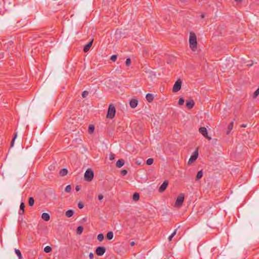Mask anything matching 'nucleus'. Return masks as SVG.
<instances>
[{"label": "nucleus", "instance_id": "c85d7f7f", "mask_svg": "<svg viewBox=\"0 0 259 259\" xmlns=\"http://www.w3.org/2000/svg\"><path fill=\"white\" fill-rule=\"evenodd\" d=\"M153 163V159L152 158H148L146 161L147 165H151Z\"/></svg>", "mask_w": 259, "mask_h": 259}, {"label": "nucleus", "instance_id": "bb28decb", "mask_svg": "<svg viewBox=\"0 0 259 259\" xmlns=\"http://www.w3.org/2000/svg\"><path fill=\"white\" fill-rule=\"evenodd\" d=\"M71 190V187L70 185H67L65 189V191L67 193L70 192Z\"/></svg>", "mask_w": 259, "mask_h": 259}, {"label": "nucleus", "instance_id": "b1692460", "mask_svg": "<svg viewBox=\"0 0 259 259\" xmlns=\"http://www.w3.org/2000/svg\"><path fill=\"white\" fill-rule=\"evenodd\" d=\"M104 238V235L102 234H99L98 236H97V239L99 241H102L103 240Z\"/></svg>", "mask_w": 259, "mask_h": 259}, {"label": "nucleus", "instance_id": "5701e85b", "mask_svg": "<svg viewBox=\"0 0 259 259\" xmlns=\"http://www.w3.org/2000/svg\"><path fill=\"white\" fill-rule=\"evenodd\" d=\"M15 253L16 254V255L19 257V259H21L22 255H21V253L19 249H16L15 250Z\"/></svg>", "mask_w": 259, "mask_h": 259}, {"label": "nucleus", "instance_id": "473e14b6", "mask_svg": "<svg viewBox=\"0 0 259 259\" xmlns=\"http://www.w3.org/2000/svg\"><path fill=\"white\" fill-rule=\"evenodd\" d=\"M176 231H177V229L175 230V231L171 234V235L170 236H169V237H168V240L170 241H171V239L172 238V237L175 236V235L176 234Z\"/></svg>", "mask_w": 259, "mask_h": 259}, {"label": "nucleus", "instance_id": "dca6fc26", "mask_svg": "<svg viewBox=\"0 0 259 259\" xmlns=\"http://www.w3.org/2000/svg\"><path fill=\"white\" fill-rule=\"evenodd\" d=\"M73 213H74V211L70 209V210H67L66 212V215L67 217L70 218L73 215Z\"/></svg>", "mask_w": 259, "mask_h": 259}, {"label": "nucleus", "instance_id": "a19ab883", "mask_svg": "<svg viewBox=\"0 0 259 259\" xmlns=\"http://www.w3.org/2000/svg\"><path fill=\"white\" fill-rule=\"evenodd\" d=\"M94 253L92 252H90L89 254V257L90 259H93L94 258Z\"/></svg>", "mask_w": 259, "mask_h": 259}, {"label": "nucleus", "instance_id": "3c124183", "mask_svg": "<svg viewBox=\"0 0 259 259\" xmlns=\"http://www.w3.org/2000/svg\"><path fill=\"white\" fill-rule=\"evenodd\" d=\"M160 91L162 90V91L164 90V89L160 88Z\"/></svg>", "mask_w": 259, "mask_h": 259}, {"label": "nucleus", "instance_id": "a18cd8bd", "mask_svg": "<svg viewBox=\"0 0 259 259\" xmlns=\"http://www.w3.org/2000/svg\"><path fill=\"white\" fill-rule=\"evenodd\" d=\"M175 205H178V197L176 200Z\"/></svg>", "mask_w": 259, "mask_h": 259}, {"label": "nucleus", "instance_id": "a878e982", "mask_svg": "<svg viewBox=\"0 0 259 259\" xmlns=\"http://www.w3.org/2000/svg\"><path fill=\"white\" fill-rule=\"evenodd\" d=\"M28 204L30 206H32L34 204V199L32 197H30L29 198Z\"/></svg>", "mask_w": 259, "mask_h": 259}, {"label": "nucleus", "instance_id": "6ab92c4d", "mask_svg": "<svg viewBox=\"0 0 259 259\" xmlns=\"http://www.w3.org/2000/svg\"><path fill=\"white\" fill-rule=\"evenodd\" d=\"M113 237V233L112 232L110 231L107 234V238L108 240H111Z\"/></svg>", "mask_w": 259, "mask_h": 259}, {"label": "nucleus", "instance_id": "f257e3e1", "mask_svg": "<svg viewBox=\"0 0 259 259\" xmlns=\"http://www.w3.org/2000/svg\"><path fill=\"white\" fill-rule=\"evenodd\" d=\"M189 41V45H190V48L193 51L195 50L197 48V42L196 36L194 33H193V32L190 33Z\"/></svg>", "mask_w": 259, "mask_h": 259}, {"label": "nucleus", "instance_id": "20e7f679", "mask_svg": "<svg viewBox=\"0 0 259 259\" xmlns=\"http://www.w3.org/2000/svg\"><path fill=\"white\" fill-rule=\"evenodd\" d=\"M198 149H196V150L193 153L192 155L191 156L190 159L188 161V164H190L193 163L194 161H195L198 158Z\"/></svg>", "mask_w": 259, "mask_h": 259}, {"label": "nucleus", "instance_id": "09e8293b", "mask_svg": "<svg viewBox=\"0 0 259 259\" xmlns=\"http://www.w3.org/2000/svg\"><path fill=\"white\" fill-rule=\"evenodd\" d=\"M237 3H241L242 2V0H235Z\"/></svg>", "mask_w": 259, "mask_h": 259}, {"label": "nucleus", "instance_id": "f03ea898", "mask_svg": "<svg viewBox=\"0 0 259 259\" xmlns=\"http://www.w3.org/2000/svg\"><path fill=\"white\" fill-rule=\"evenodd\" d=\"M94 174L93 171L90 169H88L84 173V180L87 182L91 181L94 178Z\"/></svg>", "mask_w": 259, "mask_h": 259}, {"label": "nucleus", "instance_id": "393cba45", "mask_svg": "<svg viewBox=\"0 0 259 259\" xmlns=\"http://www.w3.org/2000/svg\"><path fill=\"white\" fill-rule=\"evenodd\" d=\"M233 125H234V122L233 121H232L230 124L228 126V130H229V131L227 132V134H229V132L230 131H231L233 128Z\"/></svg>", "mask_w": 259, "mask_h": 259}, {"label": "nucleus", "instance_id": "9b49d317", "mask_svg": "<svg viewBox=\"0 0 259 259\" xmlns=\"http://www.w3.org/2000/svg\"><path fill=\"white\" fill-rule=\"evenodd\" d=\"M146 99L149 102H151L154 99V96L152 94H148L146 96Z\"/></svg>", "mask_w": 259, "mask_h": 259}, {"label": "nucleus", "instance_id": "7c9ffc66", "mask_svg": "<svg viewBox=\"0 0 259 259\" xmlns=\"http://www.w3.org/2000/svg\"><path fill=\"white\" fill-rule=\"evenodd\" d=\"M94 129H95V128H94V125H90L89 127V132L90 133L93 132V131H94Z\"/></svg>", "mask_w": 259, "mask_h": 259}, {"label": "nucleus", "instance_id": "1a4fd4ad", "mask_svg": "<svg viewBox=\"0 0 259 259\" xmlns=\"http://www.w3.org/2000/svg\"><path fill=\"white\" fill-rule=\"evenodd\" d=\"M138 101L137 100L133 99L131 100L130 105L132 108H135L138 105Z\"/></svg>", "mask_w": 259, "mask_h": 259}, {"label": "nucleus", "instance_id": "8fccbe9b", "mask_svg": "<svg viewBox=\"0 0 259 259\" xmlns=\"http://www.w3.org/2000/svg\"><path fill=\"white\" fill-rule=\"evenodd\" d=\"M19 214H22L23 213H22V210H21V209H20L19 211Z\"/></svg>", "mask_w": 259, "mask_h": 259}, {"label": "nucleus", "instance_id": "4be33fe9", "mask_svg": "<svg viewBox=\"0 0 259 259\" xmlns=\"http://www.w3.org/2000/svg\"><path fill=\"white\" fill-rule=\"evenodd\" d=\"M44 250L46 253H49L52 251V248L49 246H47L44 248Z\"/></svg>", "mask_w": 259, "mask_h": 259}, {"label": "nucleus", "instance_id": "ddd939ff", "mask_svg": "<svg viewBox=\"0 0 259 259\" xmlns=\"http://www.w3.org/2000/svg\"><path fill=\"white\" fill-rule=\"evenodd\" d=\"M93 40L91 42H89L83 48V51L84 52H87L91 47L92 45Z\"/></svg>", "mask_w": 259, "mask_h": 259}, {"label": "nucleus", "instance_id": "4c0bfd02", "mask_svg": "<svg viewBox=\"0 0 259 259\" xmlns=\"http://www.w3.org/2000/svg\"><path fill=\"white\" fill-rule=\"evenodd\" d=\"M17 133H15V136L13 138V140H12V143H11V147H12L14 145V141L17 137Z\"/></svg>", "mask_w": 259, "mask_h": 259}, {"label": "nucleus", "instance_id": "4468645a", "mask_svg": "<svg viewBox=\"0 0 259 259\" xmlns=\"http://www.w3.org/2000/svg\"><path fill=\"white\" fill-rule=\"evenodd\" d=\"M179 206L181 205L184 201V195L183 194H179Z\"/></svg>", "mask_w": 259, "mask_h": 259}, {"label": "nucleus", "instance_id": "423d86ee", "mask_svg": "<svg viewBox=\"0 0 259 259\" xmlns=\"http://www.w3.org/2000/svg\"><path fill=\"white\" fill-rule=\"evenodd\" d=\"M106 249L104 247L99 246L96 248V252L99 256L103 255L105 252Z\"/></svg>", "mask_w": 259, "mask_h": 259}, {"label": "nucleus", "instance_id": "c03bdc74", "mask_svg": "<svg viewBox=\"0 0 259 259\" xmlns=\"http://www.w3.org/2000/svg\"><path fill=\"white\" fill-rule=\"evenodd\" d=\"M182 86V81L179 79V90H180Z\"/></svg>", "mask_w": 259, "mask_h": 259}, {"label": "nucleus", "instance_id": "0eeeda50", "mask_svg": "<svg viewBox=\"0 0 259 259\" xmlns=\"http://www.w3.org/2000/svg\"><path fill=\"white\" fill-rule=\"evenodd\" d=\"M194 106V102L193 100L186 101V106L188 109H191Z\"/></svg>", "mask_w": 259, "mask_h": 259}, {"label": "nucleus", "instance_id": "6e6552de", "mask_svg": "<svg viewBox=\"0 0 259 259\" xmlns=\"http://www.w3.org/2000/svg\"><path fill=\"white\" fill-rule=\"evenodd\" d=\"M168 185V182L166 181H165L163 182V183L161 185L159 188V191L160 192H163L166 188H167Z\"/></svg>", "mask_w": 259, "mask_h": 259}, {"label": "nucleus", "instance_id": "39448f33", "mask_svg": "<svg viewBox=\"0 0 259 259\" xmlns=\"http://www.w3.org/2000/svg\"><path fill=\"white\" fill-rule=\"evenodd\" d=\"M199 131L202 134V135L206 138L207 139L209 140L211 139V137L208 135L207 131L205 127H200L199 129Z\"/></svg>", "mask_w": 259, "mask_h": 259}, {"label": "nucleus", "instance_id": "79ce46f5", "mask_svg": "<svg viewBox=\"0 0 259 259\" xmlns=\"http://www.w3.org/2000/svg\"><path fill=\"white\" fill-rule=\"evenodd\" d=\"M103 198V196L102 194H100L98 195V199L99 200H102Z\"/></svg>", "mask_w": 259, "mask_h": 259}, {"label": "nucleus", "instance_id": "7ed1b4c3", "mask_svg": "<svg viewBox=\"0 0 259 259\" xmlns=\"http://www.w3.org/2000/svg\"><path fill=\"white\" fill-rule=\"evenodd\" d=\"M115 114V107L111 104L109 106L107 117L110 119H112Z\"/></svg>", "mask_w": 259, "mask_h": 259}, {"label": "nucleus", "instance_id": "a211bd4d", "mask_svg": "<svg viewBox=\"0 0 259 259\" xmlns=\"http://www.w3.org/2000/svg\"><path fill=\"white\" fill-rule=\"evenodd\" d=\"M83 230V229L82 226L78 227L76 229V233L78 235H80L82 233Z\"/></svg>", "mask_w": 259, "mask_h": 259}, {"label": "nucleus", "instance_id": "2eb2a0df", "mask_svg": "<svg viewBox=\"0 0 259 259\" xmlns=\"http://www.w3.org/2000/svg\"><path fill=\"white\" fill-rule=\"evenodd\" d=\"M172 91L174 92H178V80L176 81L175 84L173 87Z\"/></svg>", "mask_w": 259, "mask_h": 259}, {"label": "nucleus", "instance_id": "de8ad7c7", "mask_svg": "<svg viewBox=\"0 0 259 259\" xmlns=\"http://www.w3.org/2000/svg\"><path fill=\"white\" fill-rule=\"evenodd\" d=\"M204 17H205V15L204 14H202L201 15V18H204Z\"/></svg>", "mask_w": 259, "mask_h": 259}, {"label": "nucleus", "instance_id": "603ef678", "mask_svg": "<svg viewBox=\"0 0 259 259\" xmlns=\"http://www.w3.org/2000/svg\"><path fill=\"white\" fill-rule=\"evenodd\" d=\"M160 91L162 90V91L164 90V89L160 88Z\"/></svg>", "mask_w": 259, "mask_h": 259}, {"label": "nucleus", "instance_id": "864d4df0", "mask_svg": "<svg viewBox=\"0 0 259 259\" xmlns=\"http://www.w3.org/2000/svg\"><path fill=\"white\" fill-rule=\"evenodd\" d=\"M160 91L162 90V91L164 90V89L160 88Z\"/></svg>", "mask_w": 259, "mask_h": 259}, {"label": "nucleus", "instance_id": "cd10ccee", "mask_svg": "<svg viewBox=\"0 0 259 259\" xmlns=\"http://www.w3.org/2000/svg\"><path fill=\"white\" fill-rule=\"evenodd\" d=\"M259 95V88L254 92L253 95V98H256Z\"/></svg>", "mask_w": 259, "mask_h": 259}, {"label": "nucleus", "instance_id": "5fc2aeb1", "mask_svg": "<svg viewBox=\"0 0 259 259\" xmlns=\"http://www.w3.org/2000/svg\"><path fill=\"white\" fill-rule=\"evenodd\" d=\"M242 126L243 127H246V125H242Z\"/></svg>", "mask_w": 259, "mask_h": 259}, {"label": "nucleus", "instance_id": "72a5a7b5", "mask_svg": "<svg viewBox=\"0 0 259 259\" xmlns=\"http://www.w3.org/2000/svg\"><path fill=\"white\" fill-rule=\"evenodd\" d=\"M89 94V92L88 91H84L83 92L82 94V97L83 98H85Z\"/></svg>", "mask_w": 259, "mask_h": 259}, {"label": "nucleus", "instance_id": "e433bc0d", "mask_svg": "<svg viewBox=\"0 0 259 259\" xmlns=\"http://www.w3.org/2000/svg\"><path fill=\"white\" fill-rule=\"evenodd\" d=\"M185 102L183 98L179 99V105H182Z\"/></svg>", "mask_w": 259, "mask_h": 259}, {"label": "nucleus", "instance_id": "aec40b11", "mask_svg": "<svg viewBox=\"0 0 259 259\" xmlns=\"http://www.w3.org/2000/svg\"><path fill=\"white\" fill-rule=\"evenodd\" d=\"M203 176V172L202 170H200L198 172L197 176H196V180H199L202 178Z\"/></svg>", "mask_w": 259, "mask_h": 259}, {"label": "nucleus", "instance_id": "37998d69", "mask_svg": "<svg viewBox=\"0 0 259 259\" xmlns=\"http://www.w3.org/2000/svg\"><path fill=\"white\" fill-rule=\"evenodd\" d=\"M75 190L76 191H79L80 190V187L79 186H76L75 187Z\"/></svg>", "mask_w": 259, "mask_h": 259}, {"label": "nucleus", "instance_id": "c756f323", "mask_svg": "<svg viewBox=\"0 0 259 259\" xmlns=\"http://www.w3.org/2000/svg\"><path fill=\"white\" fill-rule=\"evenodd\" d=\"M24 207H25V204L23 202H22L20 204V209H21V210H22V213H24Z\"/></svg>", "mask_w": 259, "mask_h": 259}, {"label": "nucleus", "instance_id": "ea45409f", "mask_svg": "<svg viewBox=\"0 0 259 259\" xmlns=\"http://www.w3.org/2000/svg\"><path fill=\"white\" fill-rule=\"evenodd\" d=\"M127 170L125 169L122 170L121 171V175L122 176H125L127 174Z\"/></svg>", "mask_w": 259, "mask_h": 259}, {"label": "nucleus", "instance_id": "49530a36", "mask_svg": "<svg viewBox=\"0 0 259 259\" xmlns=\"http://www.w3.org/2000/svg\"><path fill=\"white\" fill-rule=\"evenodd\" d=\"M130 244H131V246H134V244H135V242H131L130 243Z\"/></svg>", "mask_w": 259, "mask_h": 259}, {"label": "nucleus", "instance_id": "9d476101", "mask_svg": "<svg viewBox=\"0 0 259 259\" xmlns=\"http://www.w3.org/2000/svg\"><path fill=\"white\" fill-rule=\"evenodd\" d=\"M41 218L45 221H48L50 220V215L49 213L44 212L41 214Z\"/></svg>", "mask_w": 259, "mask_h": 259}, {"label": "nucleus", "instance_id": "c9c22d12", "mask_svg": "<svg viewBox=\"0 0 259 259\" xmlns=\"http://www.w3.org/2000/svg\"><path fill=\"white\" fill-rule=\"evenodd\" d=\"M109 158L110 160H113L115 158L114 154L113 153H111L109 155Z\"/></svg>", "mask_w": 259, "mask_h": 259}, {"label": "nucleus", "instance_id": "412c9836", "mask_svg": "<svg viewBox=\"0 0 259 259\" xmlns=\"http://www.w3.org/2000/svg\"><path fill=\"white\" fill-rule=\"evenodd\" d=\"M133 199L134 201H137L139 199V194L138 193H135L133 195Z\"/></svg>", "mask_w": 259, "mask_h": 259}, {"label": "nucleus", "instance_id": "f3484780", "mask_svg": "<svg viewBox=\"0 0 259 259\" xmlns=\"http://www.w3.org/2000/svg\"><path fill=\"white\" fill-rule=\"evenodd\" d=\"M68 171L66 169L63 168L60 171V175L62 176H66L67 174Z\"/></svg>", "mask_w": 259, "mask_h": 259}, {"label": "nucleus", "instance_id": "f8f14e48", "mask_svg": "<svg viewBox=\"0 0 259 259\" xmlns=\"http://www.w3.org/2000/svg\"><path fill=\"white\" fill-rule=\"evenodd\" d=\"M124 160L122 159H119L117 161V162L116 163V166L117 167L120 168V167H122L124 165Z\"/></svg>", "mask_w": 259, "mask_h": 259}, {"label": "nucleus", "instance_id": "58836bf2", "mask_svg": "<svg viewBox=\"0 0 259 259\" xmlns=\"http://www.w3.org/2000/svg\"><path fill=\"white\" fill-rule=\"evenodd\" d=\"M78 207L80 209H82L84 207V204L82 202H79L78 204Z\"/></svg>", "mask_w": 259, "mask_h": 259}, {"label": "nucleus", "instance_id": "2f4dec72", "mask_svg": "<svg viewBox=\"0 0 259 259\" xmlns=\"http://www.w3.org/2000/svg\"><path fill=\"white\" fill-rule=\"evenodd\" d=\"M117 56L116 55H112L111 57V60L113 62H115L116 60L117 59Z\"/></svg>", "mask_w": 259, "mask_h": 259}, {"label": "nucleus", "instance_id": "f704fd0d", "mask_svg": "<svg viewBox=\"0 0 259 259\" xmlns=\"http://www.w3.org/2000/svg\"><path fill=\"white\" fill-rule=\"evenodd\" d=\"M131 59L130 58L126 59V60L125 61V65H126V66H129L130 64H131Z\"/></svg>", "mask_w": 259, "mask_h": 259}]
</instances>
